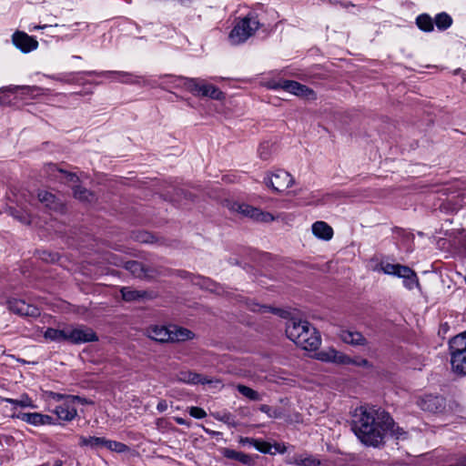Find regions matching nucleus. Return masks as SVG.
<instances>
[{"label":"nucleus","mask_w":466,"mask_h":466,"mask_svg":"<svg viewBox=\"0 0 466 466\" xmlns=\"http://www.w3.org/2000/svg\"><path fill=\"white\" fill-rule=\"evenodd\" d=\"M106 438L103 437H79V445L91 449L105 448Z\"/></svg>","instance_id":"a878e982"},{"label":"nucleus","mask_w":466,"mask_h":466,"mask_svg":"<svg viewBox=\"0 0 466 466\" xmlns=\"http://www.w3.org/2000/svg\"><path fill=\"white\" fill-rule=\"evenodd\" d=\"M154 236L147 232H142L139 235L137 236V239L140 242L144 243H152L154 242Z\"/></svg>","instance_id":"a18cd8bd"},{"label":"nucleus","mask_w":466,"mask_h":466,"mask_svg":"<svg viewBox=\"0 0 466 466\" xmlns=\"http://www.w3.org/2000/svg\"><path fill=\"white\" fill-rule=\"evenodd\" d=\"M143 84L144 85H149L150 83H148L147 80H143Z\"/></svg>","instance_id":"6e6d98bb"},{"label":"nucleus","mask_w":466,"mask_h":466,"mask_svg":"<svg viewBox=\"0 0 466 466\" xmlns=\"http://www.w3.org/2000/svg\"><path fill=\"white\" fill-rule=\"evenodd\" d=\"M419 407L425 411L431 413H442L446 410L444 398L437 395H425L418 401Z\"/></svg>","instance_id":"ddd939ff"},{"label":"nucleus","mask_w":466,"mask_h":466,"mask_svg":"<svg viewBox=\"0 0 466 466\" xmlns=\"http://www.w3.org/2000/svg\"><path fill=\"white\" fill-rule=\"evenodd\" d=\"M460 71H461V69H456V70L454 71V74L456 75V74H458Z\"/></svg>","instance_id":"13d9d810"},{"label":"nucleus","mask_w":466,"mask_h":466,"mask_svg":"<svg viewBox=\"0 0 466 466\" xmlns=\"http://www.w3.org/2000/svg\"><path fill=\"white\" fill-rule=\"evenodd\" d=\"M259 410H260V411L266 413L270 418L277 417L276 411L275 410L273 411L272 409L268 405L263 404L259 407Z\"/></svg>","instance_id":"49530a36"},{"label":"nucleus","mask_w":466,"mask_h":466,"mask_svg":"<svg viewBox=\"0 0 466 466\" xmlns=\"http://www.w3.org/2000/svg\"><path fill=\"white\" fill-rule=\"evenodd\" d=\"M39 87L35 86H21L20 95L22 96L35 97L39 95Z\"/></svg>","instance_id":"4c0bfd02"},{"label":"nucleus","mask_w":466,"mask_h":466,"mask_svg":"<svg viewBox=\"0 0 466 466\" xmlns=\"http://www.w3.org/2000/svg\"><path fill=\"white\" fill-rule=\"evenodd\" d=\"M23 421H25L34 426L49 425L53 423V418L49 415L41 414L38 412H20L13 415Z\"/></svg>","instance_id":"f3484780"},{"label":"nucleus","mask_w":466,"mask_h":466,"mask_svg":"<svg viewBox=\"0 0 466 466\" xmlns=\"http://www.w3.org/2000/svg\"><path fill=\"white\" fill-rule=\"evenodd\" d=\"M121 295L123 299L126 301H135L144 299L147 296V293L145 291H139L124 287L121 289Z\"/></svg>","instance_id":"c85d7f7f"},{"label":"nucleus","mask_w":466,"mask_h":466,"mask_svg":"<svg viewBox=\"0 0 466 466\" xmlns=\"http://www.w3.org/2000/svg\"><path fill=\"white\" fill-rule=\"evenodd\" d=\"M434 22L439 30H446L452 25V18L445 12L440 13L435 16Z\"/></svg>","instance_id":"2f4dec72"},{"label":"nucleus","mask_w":466,"mask_h":466,"mask_svg":"<svg viewBox=\"0 0 466 466\" xmlns=\"http://www.w3.org/2000/svg\"><path fill=\"white\" fill-rule=\"evenodd\" d=\"M418 27L424 32H431L433 30V21L427 14L420 15L416 18Z\"/></svg>","instance_id":"f704fd0d"},{"label":"nucleus","mask_w":466,"mask_h":466,"mask_svg":"<svg viewBox=\"0 0 466 466\" xmlns=\"http://www.w3.org/2000/svg\"><path fill=\"white\" fill-rule=\"evenodd\" d=\"M254 442H255V439H252V438L240 437V439H239V443L242 444V445L248 444V445H252L253 446Z\"/></svg>","instance_id":"8fccbe9b"},{"label":"nucleus","mask_w":466,"mask_h":466,"mask_svg":"<svg viewBox=\"0 0 466 466\" xmlns=\"http://www.w3.org/2000/svg\"><path fill=\"white\" fill-rule=\"evenodd\" d=\"M163 78L167 79V81L162 82L160 85L157 83L150 84L152 86H160L162 88H167V86L172 87H180L183 86V81H176L174 78H185L184 76H164Z\"/></svg>","instance_id":"c9c22d12"},{"label":"nucleus","mask_w":466,"mask_h":466,"mask_svg":"<svg viewBox=\"0 0 466 466\" xmlns=\"http://www.w3.org/2000/svg\"><path fill=\"white\" fill-rule=\"evenodd\" d=\"M45 339L50 341H68V327L63 329L48 328L44 333Z\"/></svg>","instance_id":"4be33fe9"},{"label":"nucleus","mask_w":466,"mask_h":466,"mask_svg":"<svg viewBox=\"0 0 466 466\" xmlns=\"http://www.w3.org/2000/svg\"><path fill=\"white\" fill-rule=\"evenodd\" d=\"M313 235L322 240H330L333 237L332 228L324 221H316L311 227Z\"/></svg>","instance_id":"a211bd4d"},{"label":"nucleus","mask_w":466,"mask_h":466,"mask_svg":"<svg viewBox=\"0 0 466 466\" xmlns=\"http://www.w3.org/2000/svg\"><path fill=\"white\" fill-rule=\"evenodd\" d=\"M258 152L259 157L261 159H264V160L268 159L271 154L270 144L268 142L260 144L258 147Z\"/></svg>","instance_id":"ea45409f"},{"label":"nucleus","mask_w":466,"mask_h":466,"mask_svg":"<svg viewBox=\"0 0 466 466\" xmlns=\"http://www.w3.org/2000/svg\"><path fill=\"white\" fill-rule=\"evenodd\" d=\"M287 337L306 350H317L321 339L317 329L307 320L289 319L286 324Z\"/></svg>","instance_id":"f03ea898"},{"label":"nucleus","mask_w":466,"mask_h":466,"mask_svg":"<svg viewBox=\"0 0 466 466\" xmlns=\"http://www.w3.org/2000/svg\"><path fill=\"white\" fill-rule=\"evenodd\" d=\"M294 463L299 466H319L320 461L311 455H298L294 457Z\"/></svg>","instance_id":"72a5a7b5"},{"label":"nucleus","mask_w":466,"mask_h":466,"mask_svg":"<svg viewBox=\"0 0 466 466\" xmlns=\"http://www.w3.org/2000/svg\"><path fill=\"white\" fill-rule=\"evenodd\" d=\"M230 209L259 222H271L275 219L272 214L245 203L234 202L231 204Z\"/></svg>","instance_id":"6e6552de"},{"label":"nucleus","mask_w":466,"mask_h":466,"mask_svg":"<svg viewBox=\"0 0 466 466\" xmlns=\"http://www.w3.org/2000/svg\"><path fill=\"white\" fill-rule=\"evenodd\" d=\"M220 421H223L224 423H227L228 425L231 427H236L238 423L234 420L232 415L228 412L224 413L220 417H216Z\"/></svg>","instance_id":"37998d69"},{"label":"nucleus","mask_w":466,"mask_h":466,"mask_svg":"<svg viewBox=\"0 0 466 466\" xmlns=\"http://www.w3.org/2000/svg\"><path fill=\"white\" fill-rule=\"evenodd\" d=\"M37 198L46 208L50 210L62 212L64 210V202L53 193L46 190H39Z\"/></svg>","instance_id":"dca6fc26"},{"label":"nucleus","mask_w":466,"mask_h":466,"mask_svg":"<svg viewBox=\"0 0 466 466\" xmlns=\"http://www.w3.org/2000/svg\"><path fill=\"white\" fill-rule=\"evenodd\" d=\"M20 87H21V86H9L6 87H3L0 90L2 92H10V93L16 94V93L20 92Z\"/></svg>","instance_id":"de8ad7c7"},{"label":"nucleus","mask_w":466,"mask_h":466,"mask_svg":"<svg viewBox=\"0 0 466 466\" xmlns=\"http://www.w3.org/2000/svg\"><path fill=\"white\" fill-rule=\"evenodd\" d=\"M451 366L455 372L466 375V353L451 355Z\"/></svg>","instance_id":"bb28decb"},{"label":"nucleus","mask_w":466,"mask_h":466,"mask_svg":"<svg viewBox=\"0 0 466 466\" xmlns=\"http://www.w3.org/2000/svg\"><path fill=\"white\" fill-rule=\"evenodd\" d=\"M274 88H281L290 94H293L297 96L304 97L307 99H315L316 94L315 92L309 88L308 86L292 80H281L279 81Z\"/></svg>","instance_id":"9b49d317"},{"label":"nucleus","mask_w":466,"mask_h":466,"mask_svg":"<svg viewBox=\"0 0 466 466\" xmlns=\"http://www.w3.org/2000/svg\"><path fill=\"white\" fill-rule=\"evenodd\" d=\"M317 359L321 361L332 362L336 364H355L358 366H368L369 362L367 360H360V361H356L351 360L349 356L344 353L336 350L333 348H329L327 350H323L317 353Z\"/></svg>","instance_id":"0eeeda50"},{"label":"nucleus","mask_w":466,"mask_h":466,"mask_svg":"<svg viewBox=\"0 0 466 466\" xmlns=\"http://www.w3.org/2000/svg\"><path fill=\"white\" fill-rule=\"evenodd\" d=\"M253 446L258 451H259L260 452H263V453H269L271 451V445L267 441H263L255 439V442H254Z\"/></svg>","instance_id":"a19ab883"},{"label":"nucleus","mask_w":466,"mask_h":466,"mask_svg":"<svg viewBox=\"0 0 466 466\" xmlns=\"http://www.w3.org/2000/svg\"><path fill=\"white\" fill-rule=\"evenodd\" d=\"M62 465H63L62 461L59 460H56V461H55V462L53 463L52 466H62Z\"/></svg>","instance_id":"864d4df0"},{"label":"nucleus","mask_w":466,"mask_h":466,"mask_svg":"<svg viewBox=\"0 0 466 466\" xmlns=\"http://www.w3.org/2000/svg\"><path fill=\"white\" fill-rule=\"evenodd\" d=\"M251 310L252 311H256V312H275L276 309L270 308V307H268V306H265V305H259V304H253L251 306Z\"/></svg>","instance_id":"c03bdc74"},{"label":"nucleus","mask_w":466,"mask_h":466,"mask_svg":"<svg viewBox=\"0 0 466 466\" xmlns=\"http://www.w3.org/2000/svg\"><path fill=\"white\" fill-rule=\"evenodd\" d=\"M13 44L23 53H29L38 47L37 40L27 34L16 31L12 36Z\"/></svg>","instance_id":"2eb2a0df"},{"label":"nucleus","mask_w":466,"mask_h":466,"mask_svg":"<svg viewBox=\"0 0 466 466\" xmlns=\"http://www.w3.org/2000/svg\"><path fill=\"white\" fill-rule=\"evenodd\" d=\"M124 267L137 278H143L147 276L143 265L138 261H127Z\"/></svg>","instance_id":"473e14b6"},{"label":"nucleus","mask_w":466,"mask_h":466,"mask_svg":"<svg viewBox=\"0 0 466 466\" xmlns=\"http://www.w3.org/2000/svg\"><path fill=\"white\" fill-rule=\"evenodd\" d=\"M462 79H463V81H466V73L463 74Z\"/></svg>","instance_id":"5fc2aeb1"},{"label":"nucleus","mask_w":466,"mask_h":466,"mask_svg":"<svg viewBox=\"0 0 466 466\" xmlns=\"http://www.w3.org/2000/svg\"><path fill=\"white\" fill-rule=\"evenodd\" d=\"M188 412L196 419H203L207 416V412L199 407H190Z\"/></svg>","instance_id":"79ce46f5"},{"label":"nucleus","mask_w":466,"mask_h":466,"mask_svg":"<svg viewBox=\"0 0 466 466\" xmlns=\"http://www.w3.org/2000/svg\"><path fill=\"white\" fill-rule=\"evenodd\" d=\"M183 81L184 87L197 96H208L215 100H222L224 94L215 86L207 84L201 78H174Z\"/></svg>","instance_id":"423d86ee"},{"label":"nucleus","mask_w":466,"mask_h":466,"mask_svg":"<svg viewBox=\"0 0 466 466\" xmlns=\"http://www.w3.org/2000/svg\"><path fill=\"white\" fill-rule=\"evenodd\" d=\"M339 338L342 341L351 345H364L366 344V339L363 335L357 331L351 330H341Z\"/></svg>","instance_id":"412c9836"},{"label":"nucleus","mask_w":466,"mask_h":466,"mask_svg":"<svg viewBox=\"0 0 466 466\" xmlns=\"http://www.w3.org/2000/svg\"><path fill=\"white\" fill-rule=\"evenodd\" d=\"M147 335L150 339L159 341L167 342L170 341V327L166 328L164 326H154L147 329Z\"/></svg>","instance_id":"6ab92c4d"},{"label":"nucleus","mask_w":466,"mask_h":466,"mask_svg":"<svg viewBox=\"0 0 466 466\" xmlns=\"http://www.w3.org/2000/svg\"><path fill=\"white\" fill-rule=\"evenodd\" d=\"M98 340L95 331L85 326L76 328L68 327V341L74 344H81Z\"/></svg>","instance_id":"f8f14e48"},{"label":"nucleus","mask_w":466,"mask_h":466,"mask_svg":"<svg viewBox=\"0 0 466 466\" xmlns=\"http://www.w3.org/2000/svg\"><path fill=\"white\" fill-rule=\"evenodd\" d=\"M46 25H44V26H35V29H39V28H44V27H46Z\"/></svg>","instance_id":"4d7b16f0"},{"label":"nucleus","mask_w":466,"mask_h":466,"mask_svg":"<svg viewBox=\"0 0 466 466\" xmlns=\"http://www.w3.org/2000/svg\"><path fill=\"white\" fill-rule=\"evenodd\" d=\"M237 390L241 395L250 400L259 401L262 400V395L260 393L246 385L238 384Z\"/></svg>","instance_id":"7c9ffc66"},{"label":"nucleus","mask_w":466,"mask_h":466,"mask_svg":"<svg viewBox=\"0 0 466 466\" xmlns=\"http://www.w3.org/2000/svg\"><path fill=\"white\" fill-rule=\"evenodd\" d=\"M12 215L15 218L19 220L23 224H30L31 223V215L26 211L21 210H14Z\"/></svg>","instance_id":"58836bf2"},{"label":"nucleus","mask_w":466,"mask_h":466,"mask_svg":"<svg viewBox=\"0 0 466 466\" xmlns=\"http://www.w3.org/2000/svg\"><path fill=\"white\" fill-rule=\"evenodd\" d=\"M170 341H185L193 338L189 329L177 326L170 327Z\"/></svg>","instance_id":"b1692460"},{"label":"nucleus","mask_w":466,"mask_h":466,"mask_svg":"<svg viewBox=\"0 0 466 466\" xmlns=\"http://www.w3.org/2000/svg\"><path fill=\"white\" fill-rule=\"evenodd\" d=\"M377 269L384 274L402 279L404 287L410 290L420 286L415 271L407 266L381 261Z\"/></svg>","instance_id":"39448f33"},{"label":"nucleus","mask_w":466,"mask_h":466,"mask_svg":"<svg viewBox=\"0 0 466 466\" xmlns=\"http://www.w3.org/2000/svg\"><path fill=\"white\" fill-rule=\"evenodd\" d=\"M8 309L15 314L22 317L36 318L40 315V309L33 305L26 303L23 299H11L8 301Z\"/></svg>","instance_id":"4468645a"},{"label":"nucleus","mask_w":466,"mask_h":466,"mask_svg":"<svg viewBox=\"0 0 466 466\" xmlns=\"http://www.w3.org/2000/svg\"><path fill=\"white\" fill-rule=\"evenodd\" d=\"M222 454L228 459L238 461L246 465H249L252 461V459L249 455L228 448H224L222 450Z\"/></svg>","instance_id":"393cba45"},{"label":"nucleus","mask_w":466,"mask_h":466,"mask_svg":"<svg viewBox=\"0 0 466 466\" xmlns=\"http://www.w3.org/2000/svg\"><path fill=\"white\" fill-rule=\"evenodd\" d=\"M177 380L179 381L188 383V384H205L209 382V380L203 379L202 376L198 373L192 372L190 370H182L177 374Z\"/></svg>","instance_id":"5701e85b"},{"label":"nucleus","mask_w":466,"mask_h":466,"mask_svg":"<svg viewBox=\"0 0 466 466\" xmlns=\"http://www.w3.org/2000/svg\"><path fill=\"white\" fill-rule=\"evenodd\" d=\"M5 401L14 405L15 407L32 408V409L35 408L34 401L26 394L21 395L20 398H18V399L6 398V399H5Z\"/></svg>","instance_id":"c756f323"},{"label":"nucleus","mask_w":466,"mask_h":466,"mask_svg":"<svg viewBox=\"0 0 466 466\" xmlns=\"http://www.w3.org/2000/svg\"><path fill=\"white\" fill-rule=\"evenodd\" d=\"M211 433L214 434V435L215 434H218V432H216V431H212Z\"/></svg>","instance_id":"bf43d9fd"},{"label":"nucleus","mask_w":466,"mask_h":466,"mask_svg":"<svg viewBox=\"0 0 466 466\" xmlns=\"http://www.w3.org/2000/svg\"><path fill=\"white\" fill-rule=\"evenodd\" d=\"M259 28V22L254 14H248L241 18L232 28L228 38L232 45L246 42Z\"/></svg>","instance_id":"20e7f679"},{"label":"nucleus","mask_w":466,"mask_h":466,"mask_svg":"<svg viewBox=\"0 0 466 466\" xmlns=\"http://www.w3.org/2000/svg\"><path fill=\"white\" fill-rule=\"evenodd\" d=\"M106 75L115 76L116 79L124 84H140L139 77L133 76L131 74L123 71H109Z\"/></svg>","instance_id":"cd10ccee"},{"label":"nucleus","mask_w":466,"mask_h":466,"mask_svg":"<svg viewBox=\"0 0 466 466\" xmlns=\"http://www.w3.org/2000/svg\"><path fill=\"white\" fill-rule=\"evenodd\" d=\"M78 404H83V400L79 397L68 395L63 402L55 408L54 412L60 420H72L77 414Z\"/></svg>","instance_id":"9d476101"},{"label":"nucleus","mask_w":466,"mask_h":466,"mask_svg":"<svg viewBox=\"0 0 466 466\" xmlns=\"http://www.w3.org/2000/svg\"><path fill=\"white\" fill-rule=\"evenodd\" d=\"M450 351L451 355L466 353V330L451 339Z\"/></svg>","instance_id":"aec40b11"},{"label":"nucleus","mask_w":466,"mask_h":466,"mask_svg":"<svg viewBox=\"0 0 466 466\" xmlns=\"http://www.w3.org/2000/svg\"><path fill=\"white\" fill-rule=\"evenodd\" d=\"M66 397L60 393H52V398L57 401L63 402Z\"/></svg>","instance_id":"3c124183"},{"label":"nucleus","mask_w":466,"mask_h":466,"mask_svg":"<svg viewBox=\"0 0 466 466\" xmlns=\"http://www.w3.org/2000/svg\"><path fill=\"white\" fill-rule=\"evenodd\" d=\"M264 182L267 187H271L276 192H283L293 184V178L289 173L279 169L274 173L268 174Z\"/></svg>","instance_id":"1a4fd4ad"},{"label":"nucleus","mask_w":466,"mask_h":466,"mask_svg":"<svg viewBox=\"0 0 466 466\" xmlns=\"http://www.w3.org/2000/svg\"><path fill=\"white\" fill-rule=\"evenodd\" d=\"M168 408V404L167 402V400H161L157 405V410L159 411V412H164L167 410Z\"/></svg>","instance_id":"09e8293b"},{"label":"nucleus","mask_w":466,"mask_h":466,"mask_svg":"<svg viewBox=\"0 0 466 466\" xmlns=\"http://www.w3.org/2000/svg\"><path fill=\"white\" fill-rule=\"evenodd\" d=\"M105 448L117 453H123L128 451V447L126 444L107 439H106L105 441Z\"/></svg>","instance_id":"e433bc0d"},{"label":"nucleus","mask_w":466,"mask_h":466,"mask_svg":"<svg viewBox=\"0 0 466 466\" xmlns=\"http://www.w3.org/2000/svg\"><path fill=\"white\" fill-rule=\"evenodd\" d=\"M46 173L50 176L51 179L59 180L62 183L69 184L73 187L74 197L81 201L91 202L94 199V195L87 189L76 187L75 184L78 181V177L74 173H68L56 165L49 164L46 167Z\"/></svg>","instance_id":"7ed1b4c3"},{"label":"nucleus","mask_w":466,"mask_h":466,"mask_svg":"<svg viewBox=\"0 0 466 466\" xmlns=\"http://www.w3.org/2000/svg\"><path fill=\"white\" fill-rule=\"evenodd\" d=\"M352 430L363 444L373 447L383 443L389 433L397 440L406 438V432L395 424L388 412L370 406L355 410Z\"/></svg>","instance_id":"f257e3e1"},{"label":"nucleus","mask_w":466,"mask_h":466,"mask_svg":"<svg viewBox=\"0 0 466 466\" xmlns=\"http://www.w3.org/2000/svg\"><path fill=\"white\" fill-rule=\"evenodd\" d=\"M175 421L179 424V425H187L188 426L189 423L183 418H180V417H176L175 418Z\"/></svg>","instance_id":"603ef678"}]
</instances>
